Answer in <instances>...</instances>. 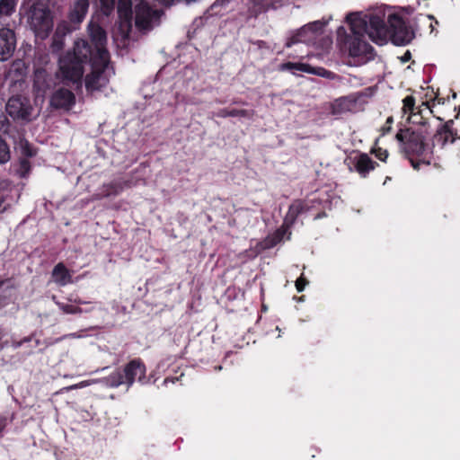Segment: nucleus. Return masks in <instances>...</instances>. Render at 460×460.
Here are the masks:
<instances>
[{"label": "nucleus", "instance_id": "f257e3e1", "mask_svg": "<svg viewBox=\"0 0 460 460\" xmlns=\"http://www.w3.org/2000/svg\"><path fill=\"white\" fill-rule=\"evenodd\" d=\"M346 19L349 32L345 27L340 26L337 40L352 58H365L366 61L374 58V48L366 40L367 35L380 45L390 39L394 45L404 46L414 38L413 31L397 13H390L387 19L385 13L380 11L364 15L351 13Z\"/></svg>", "mask_w": 460, "mask_h": 460}, {"label": "nucleus", "instance_id": "f03ea898", "mask_svg": "<svg viewBox=\"0 0 460 460\" xmlns=\"http://www.w3.org/2000/svg\"><path fill=\"white\" fill-rule=\"evenodd\" d=\"M89 35L94 49L85 40L75 41L74 48L59 58L58 75L62 82L81 85L84 72V65L91 58L110 59V53L106 48L107 33L99 24L91 22L88 26Z\"/></svg>", "mask_w": 460, "mask_h": 460}, {"label": "nucleus", "instance_id": "7ed1b4c3", "mask_svg": "<svg viewBox=\"0 0 460 460\" xmlns=\"http://www.w3.org/2000/svg\"><path fill=\"white\" fill-rule=\"evenodd\" d=\"M417 123L419 128H401L395 135L401 153L414 170H420L421 164L429 165L433 159L432 146L426 141L430 133L429 124L422 117Z\"/></svg>", "mask_w": 460, "mask_h": 460}, {"label": "nucleus", "instance_id": "20e7f679", "mask_svg": "<svg viewBox=\"0 0 460 460\" xmlns=\"http://www.w3.org/2000/svg\"><path fill=\"white\" fill-rule=\"evenodd\" d=\"M27 23L36 37L46 39L53 29L50 9L41 3L33 4L27 13Z\"/></svg>", "mask_w": 460, "mask_h": 460}, {"label": "nucleus", "instance_id": "39448f33", "mask_svg": "<svg viewBox=\"0 0 460 460\" xmlns=\"http://www.w3.org/2000/svg\"><path fill=\"white\" fill-rule=\"evenodd\" d=\"M91 64L92 71L86 75L84 83L87 92L100 91L109 83V75L107 73L110 59L91 58L88 64Z\"/></svg>", "mask_w": 460, "mask_h": 460}, {"label": "nucleus", "instance_id": "423d86ee", "mask_svg": "<svg viewBox=\"0 0 460 460\" xmlns=\"http://www.w3.org/2000/svg\"><path fill=\"white\" fill-rule=\"evenodd\" d=\"M163 12L153 10L146 2L141 0L135 6V26L144 33L150 31L155 25L159 23V18Z\"/></svg>", "mask_w": 460, "mask_h": 460}, {"label": "nucleus", "instance_id": "0eeeda50", "mask_svg": "<svg viewBox=\"0 0 460 460\" xmlns=\"http://www.w3.org/2000/svg\"><path fill=\"white\" fill-rule=\"evenodd\" d=\"M5 111L14 120L29 122L32 119L33 107L29 98L23 95H15L9 98Z\"/></svg>", "mask_w": 460, "mask_h": 460}, {"label": "nucleus", "instance_id": "6e6552de", "mask_svg": "<svg viewBox=\"0 0 460 460\" xmlns=\"http://www.w3.org/2000/svg\"><path fill=\"white\" fill-rule=\"evenodd\" d=\"M350 172H357L361 178L368 177L369 173L379 166L367 153L357 152L354 156H348L344 160Z\"/></svg>", "mask_w": 460, "mask_h": 460}, {"label": "nucleus", "instance_id": "1a4fd4ad", "mask_svg": "<svg viewBox=\"0 0 460 460\" xmlns=\"http://www.w3.org/2000/svg\"><path fill=\"white\" fill-rule=\"evenodd\" d=\"M440 124L437 127L435 133L432 136V149L436 145L440 147H445L447 144H453L458 138L457 129L454 128V119L444 121L440 117H437Z\"/></svg>", "mask_w": 460, "mask_h": 460}, {"label": "nucleus", "instance_id": "9d476101", "mask_svg": "<svg viewBox=\"0 0 460 460\" xmlns=\"http://www.w3.org/2000/svg\"><path fill=\"white\" fill-rule=\"evenodd\" d=\"M101 9L103 14L110 15L117 6V11L120 19L124 20L127 26L131 27L132 18V1L131 0H100Z\"/></svg>", "mask_w": 460, "mask_h": 460}, {"label": "nucleus", "instance_id": "9b49d317", "mask_svg": "<svg viewBox=\"0 0 460 460\" xmlns=\"http://www.w3.org/2000/svg\"><path fill=\"white\" fill-rule=\"evenodd\" d=\"M322 204V201L317 199H296L288 208V211L285 217V222L288 225H293L299 215L309 212Z\"/></svg>", "mask_w": 460, "mask_h": 460}, {"label": "nucleus", "instance_id": "f8f14e48", "mask_svg": "<svg viewBox=\"0 0 460 460\" xmlns=\"http://www.w3.org/2000/svg\"><path fill=\"white\" fill-rule=\"evenodd\" d=\"M16 47L15 33L13 30L3 28L0 30V61L8 60L13 54Z\"/></svg>", "mask_w": 460, "mask_h": 460}, {"label": "nucleus", "instance_id": "ddd939ff", "mask_svg": "<svg viewBox=\"0 0 460 460\" xmlns=\"http://www.w3.org/2000/svg\"><path fill=\"white\" fill-rule=\"evenodd\" d=\"M75 102V94L68 89L59 88L56 90L50 98V105L54 109L68 111Z\"/></svg>", "mask_w": 460, "mask_h": 460}, {"label": "nucleus", "instance_id": "4468645a", "mask_svg": "<svg viewBox=\"0 0 460 460\" xmlns=\"http://www.w3.org/2000/svg\"><path fill=\"white\" fill-rule=\"evenodd\" d=\"M324 24L321 22H314L308 23L307 25L302 27L298 30L294 35L288 39L285 46L287 48H290L293 45L298 42H306L310 40V38L307 37V33L311 32L312 34H316L322 31Z\"/></svg>", "mask_w": 460, "mask_h": 460}, {"label": "nucleus", "instance_id": "2eb2a0df", "mask_svg": "<svg viewBox=\"0 0 460 460\" xmlns=\"http://www.w3.org/2000/svg\"><path fill=\"white\" fill-rule=\"evenodd\" d=\"M145 374L146 367L141 363V361L139 359L131 360L125 366L123 372L128 387L132 385L136 378L138 381H142V379L145 377Z\"/></svg>", "mask_w": 460, "mask_h": 460}, {"label": "nucleus", "instance_id": "dca6fc26", "mask_svg": "<svg viewBox=\"0 0 460 460\" xmlns=\"http://www.w3.org/2000/svg\"><path fill=\"white\" fill-rule=\"evenodd\" d=\"M89 8V0H75V2L71 4L69 13H68V20L73 24H80Z\"/></svg>", "mask_w": 460, "mask_h": 460}, {"label": "nucleus", "instance_id": "f3484780", "mask_svg": "<svg viewBox=\"0 0 460 460\" xmlns=\"http://www.w3.org/2000/svg\"><path fill=\"white\" fill-rule=\"evenodd\" d=\"M33 87L38 93H45L51 88V79L48 72L43 68H37L34 71Z\"/></svg>", "mask_w": 460, "mask_h": 460}, {"label": "nucleus", "instance_id": "a211bd4d", "mask_svg": "<svg viewBox=\"0 0 460 460\" xmlns=\"http://www.w3.org/2000/svg\"><path fill=\"white\" fill-rule=\"evenodd\" d=\"M275 0H250L247 6V13L250 18H257L273 6Z\"/></svg>", "mask_w": 460, "mask_h": 460}, {"label": "nucleus", "instance_id": "6ab92c4d", "mask_svg": "<svg viewBox=\"0 0 460 460\" xmlns=\"http://www.w3.org/2000/svg\"><path fill=\"white\" fill-rule=\"evenodd\" d=\"M131 183L128 181H115L108 184H104L102 188V197H110L111 195H118L123 190L125 187H130Z\"/></svg>", "mask_w": 460, "mask_h": 460}, {"label": "nucleus", "instance_id": "aec40b11", "mask_svg": "<svg viewBox=\"0 0 460 460\" xmlns=\"http://www.w3.org/2000/svg\"><path fill=\"white\" fill-rule=\"evenodd\" d=\"M279 71H290L292 74L296 75V72L314 74V68L304 63H294V62H285L279 65Z\"/></svg>", "mask_w": 460, "mask_h": 460}, {"label": "nucleus", "instance_id": "412c9836", "mask_svg": "<svg viewBox=\"0 0 460 460\" xmlns=\"http://www.w3.org/2000/svg\"><path fill=\"white\" fill-rule=\"evenodd\" d=\"M253 110H237V109H228L224 108L218 110L217 112V116L219 118H227V117H243L247 119H252L254 116Z\"/></svg>", "mask_w": 460, "mask_h": 460}, {"label": "nucleus", "instance_id": "4be33fe9", "mask_svg": "<svg viewBox=\"0 0 460 460\" xmlns=\"http://www.w3.org/2000/svg\"><path fill=\"white\" fill-rule=\"evenodd\" d=\"M52 276L55 281L61 286L71 282V275L63 263H58L54 267Z\"/></svg>", "mask_w": 460, "mask_h": 460}, {"label": "nucleus", "instance_id": "5701e85b", "mask_svg": "<svg viewBox=\"0 0 460 460\" xmlns=\"http://www.w3.org/2000/svg\"><path fill=\"white\" fill-rule=\"evenodd\" d=\"M102 382L106 385L111 386V387H117V386H119V385H120L122 384H126V380H125L124 375L120 371H117V372L112 373L111 376H109L108 377L104 378L102 380Z\"/></svg>", "mask_w": 460, "mask_h": 460}, {"label": "nucleus", "instance_id": "b1692460", "mask_svg": "<svg viewBox=\"0 0 460 460\" xmlns=\"http://www.w3.org/2000/svg\"><path fill=\"white\" fill-rule=\"evenodd\" d=\"M16 0H0V18L11 16L15 12Z\"/></svg>", "mask_w": 460, "mask_h": 460}, {"label": "nucleus", "instance_id": "393cba45", "mask_svg": "<svg viewBox=\"0 0 460 460\" xmlns=\"http://www.w3.org/2000/svg\"><path fill=\"white\" fill-rule=\"evenodd\" d=\"M56 305L59 307L60 310L63 311V313L69 314H82L84 312L91 311V309L84 310L83 308H81L79 306L64 304V303H61L58 301L56 302Z\"/></svg>", "mask_w": 460, "mask_h": 460}, {"label": "nucleus", "instance_id": "a878e982", "mask_svg": "<svg viewBox=\"0 0 460 460\" xmlns=\"http://www.w3.org/2000/svg\"><path fill=\"white\" fill-rule=\"evenodd\" d=\"M26 74V66L23 61L18 59L15 60L10 68V75H13L16 77H23Z\"/></svg>", "mask_w": 460, "mask_h": 460}, {"label": "nucleus", "instance_id": "bb28decb", "mask_svg": "<svg viewBox=\"0 0 460 460\" xmlns=\"http://www.w3.org/2000/svg\"><path fill=\"white\" fill-rule=\"evenodd\" d=\"M77 25L78 24L71 23L69 20H68V22L63 21L60 23H58L57 30H56V35H59V34L66 35V33H69V32L75 31L77 28Z\"/></svg>", "mask_w": 460, "mask_h": 460}, {"label": "nucleus", "instance_id": "cd10ccee", "mask_svg": "<svg viewBox=\"0 0 460 460\" xmlns=\"http://www.w3.org/2000/svg\"><path fill=\"white\" fill-rule=\"evenodd\" d=\"M402 112L404 114H407L409 113L410 115H415V113L413 112L414 111V108H415V98L412 96V95H407L403 100H402Z\"/></svg>", "mask_w": 460, "mask_h": 460}, {"label": "nucleus", "instance_id": "c85d7f7f", "mask_svg": "<svg viewBox=\"0 0 460 460\" xmlns=\"http://www.w3.org/2000/svg\"><path fill=\"white\" fill-rule=\"evenodd\" d=\"M10 160V150L8 145L0 137V164H5Z\"/></svg>", "mask_w": 460, "mask_h": 460}, {"label": "nucleus", "instance_id": "c756f323", "mask_svg": "<svg viewBox=\"0 0 460 460\" xmlns=\"http://www.w3.org/2000/svg\"><path fill=\"white\" fill-rule=\"evenodd\" d=\"M370 153L382 162H386V159L388 158L389 155L388 151L386 149H384L379 146L371 148Z\"/></svg>", "mask_w": 460, "mask_h": 460}, {"label": "nucleus", "instance_id": "7c9ffc66", "mask_svg": "<svg viewBox=\"0 0 460 460\" xmlns=\"http://www.w3.org/2000/svg\"><path fill=\"white\" fill-rule=\"evenodd\" d=\"M20 147L22 149V154L26 157H32L35 155V152L33 149L30 146L29 143L27 141H21L20 142Z\"/></svg>", "mask_w": 460, "mask_h": 460}, {"label": "nucleus", "instance_id": "2f4dec72", "mask_svg": "<svg viewBox=\"0 0 460 460\" xmlns=\"http://www.w3.org/2000/svg\"><path fill=\"white\" fill-rule=\"evenodd\" d=\"M10 122L5 115L3 113L0 114V131L3 133H6L9 130Z\"/></svg>", "mask_w": 460, "mask_h": 460}, {"label": "nucleus", "instance_id": "473e14b6", "mask_svg": "<svg viewBox=\"0 0 460 460\" xmlns=\"http://www.w3.org/2000/svg\"><path fill=\"white\" fill-rule=\"evenodd\" d=\"M308 284V280L304 277L302 274L296 280V288L298 292L304 291L305 286Z\"/></svg>", "mask_w": 460, "mask_h": 460}, {"label": "nucleus", "instance_id": "72a5a7b5", "mask_svg": "<svg viewBox=\"0 0 460 460\" xmlns=\"http://www.w3.org/2000/svg\"><path fill=\"white\" fill-rule=\"evenodd\" d=\"M232 357H236V353L228 352L222 362L223 365H217L214 367V369L215 370H222L224 368V366H226L228 364L229 358ZM225 368L226 369V367H225Z\"/></svg>", "mask_w": 460, "mask_h": 460}, {"label": "nucleus", "instance_id": "f704fd0d", "mask_svg": "<svg viewBox=\"0 0 460 460\" xmlns=\"http://www.w3.org/2000/svg\"><path fill=\"white\" fill-rule=\"evenodd\" d=\"M64 47V42L62 40H56L54 39L53 40V42H52V45H51V49H52V51H60Z\"/></svg>", "mask_w": 460, "mask_h": 460}, {"label": "nucleus", "instance_id": "c9c22d12", "mask_svg": "<svg viewBox=\"0 0 460 460\" xmlns=\"http://www.w3.org/2000/svg\"><path fill=\"white\" fill-rule=\"evenodd\" d=\"M97 383L96 380H87V381H83L81 383H79L78 385H72L70 387V389H75V388H82V387H85L87 385H90L92 384H95Z\"/></svg>", "mask_w": 460, "mask_h": 460}, {"label": "nucleus", "instance_id": "e433bc0d", "mask_svg": "<svg viewBox=\"0 0 460 460\" xmlns=\"http://www.w3.org/2000/svg\"><path fill=\"white\" fill-rule=\"evenodd\" d=\"M7 425V419L0 416V438L3 436V432Z\"/></svg>", "mask_w": 460, "mask_h": 460}, {"label": "nucleus", "instance_id": "4c0bfd02", "mask_svg": "<svg viewBox=\"0 0 460 460\" xmlns=\"http://www.w3.org/2000/svg\"><path fill=\"white\" fill-rule=\"evenodd\" d=\"M393 122H394V119H393V117H392V116L388 117V118H387V119H386V122H385V124H386L387 126L383 128V131H384V133L390 131V129H391V124H392Z\"/></svg>", "mask_w": 460, "mask_h": 460}, {"label": "nucleus", "instance_id": "58836bf2", "mask_svg": "<svg viewBox=\"0 0 460 460\" xmlns=\"http://www.w3.org/2000/svg\"><path fill=\"white\" fill-rule=\"evenodd\" d=\"M4 197L3 195H0V214L4 212L7 209V206L4 205Z\"/></svg>", "mask_w": 460, "mask_h": 460}, {"label": "nucleus", "instance_id": "ea45409f", "mask_svg": "<svg viewBox=\"0 0 460 460\" xmlns=\"http://www.w3.org/2000/svg\"><path fill=\"white\" fill-rule=\"evenodd\" d=\"M411 52H410L409 50H407V51L403 54V56L402 57V58H401V59H402V63H406V62H408V61L411 59Z\"/></svg>", "mask_w": 460, "mask_h": 460}, {"label": "nucleus", "instance_id": "a19ab883", "mask_svg": "<svg viewBox=\"0 0 460 460\" xmlns=\"http://www.w3.org/2000/svg\"><path fill=\"white\" fill-rule=\"evenodd\" d=\"M325 217H327V214L325 213L324 210H322V211H320V212L315 214L314 219L317 220V219H321V218Z\"/></svg>", "mask_w": 460, "mask_h": 460}, {"label": "nucleus", "instance_id": "79ce46f5", "mask_svg": "<svg viewBox=\"0 0 460 460\" xmlns=\"http://www.w3.org/2000/svg\"><path fill=\"white\" fill-rule=\"evenodd\" d=\"M67 337H71V338H80L81 336H80V335H78V334H76V333H70V334L64 335L63 337L57 339V341H61V340H63V339H66V338H67Z\"/></svg>", "mask_w": 460, "mask_h": 460}, {"label": "nucleus", "instance_id": "37998d69", "mask_svg": "<svg viewBox=\"0 0 460 460\" xmlns=\"http://www.w3.org/2000/svg\"><path fill=\"white\" fill-rule=\"evenodd\" d=\"M22 345V340L19 341H13V347L15 348V349L21 347Z\"/></svg>", "mask_w": 460, "mask_h": 460}, {"label": "nucleus", "instance_id": "c03bdc74", "mask_svg": "<svg viewBox=\"0 0 460 460\" xmlns=\"http://www.w3.org/2000/svg\"><path fill=\"white\" fill-rule=\"evenodd\" d=\"M75 302L78 305H86L90 304V302L83 301L82 299H75Z\"/></svg>", "mask_w": 460, "mask_h": 460}, {"label": "nucleus", "instance_id": "a18cd8bd", "mask_svg": "<svg viewBox=\"0 0 460 460\" xmlns=\"http://www.w3.org/2000/svg\"><path fill=\"white\" fill-rule=\"evenodd\" d=\"M31 341V336H29V337H25L22 340V344L25 343V342H29Z\"/></svg>", "mask_w": 460, "mask_h": 460}, {"label": "nucleus", "instance_id": "49530a36", "mask_svg": "<svg viewBox=\"0 0 460 460\" xmlns=\"http://www.w3.org/2000/svg\"><path fill=\"white\" fill-rule=\"evenodd\" d=\"M436 99H438V103H444V101H443V99H442V98H441V99H438V97H436Z\"/></svg>", "mask_w": 460, "mask_h": 460}, {"label": "nucleus", "instance_id": "de8ad7c7", "mask_svg": "<svg viewBox=\"0 0 460 460\" xmlns=\"http://www.w3.org/2000/svg\"><path fill=\"white\" fill-rule=\"evenodd\" d=\"M27 164V161H26V160H23V161H22V164Z\"/></svg>", "mask_w": 460, "mask_h": 460}, {"label": "nucleus", "instance_id": "09e8293b", "mask_svg": "<svg viewBox=\"0 0 460 460\" xmlns=\"http://www.w3.org/2000/svg\"><path fill=\"white\" fill-rule=\"evenodd\" d=\"M169 381V378H165L164 383H167Z\"/></svg>", "mask_w": 460, "mask_h": 460}, {"label": "nucleus", "instance_id": "8fccbe9b", "mask_svg": "<svg viewBox=\"0 0 460 460\" xmlns=\"http://www.w3.org/2000/svg\"><path fill=\"white\" fill-rule=\"evenodd\" d=\"M2 285V282H0V286Z\"/></svg>", "mask_w": 460, "mask_h": 460}]
</instances>
